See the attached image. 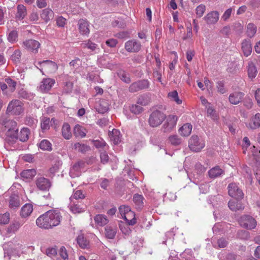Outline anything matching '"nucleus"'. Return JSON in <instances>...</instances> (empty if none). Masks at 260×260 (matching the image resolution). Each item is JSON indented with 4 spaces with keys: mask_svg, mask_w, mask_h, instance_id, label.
Wrapping results in <instances>:
<instances>
[{
    "mask_svg": "<svg viewBox=\"0 0 260 260\" xmlns=\"http://www.w3.org/2000/svg\"><path fill=\"white\" fill-rule=\"evenodd\" d=\"M244 95V93L241 91L231 93L229 96V102L232 105H238L242 101Z\"/></svg>",
    "mask_w": 260,
    "mask_h": 260,
    "instance_id": "13",
    "label": "nucleus"
},
{
    "mask_svg": "<svg viewBox=\"0 0 260 260\" xmlns=\"http://www.w3.org/2000/svg\"><path fill=\"white\" fill-rule=\"evenodd\" d=\"M55 83V80L53 79L47 78L43 79L39 87L42 92H48Z\"/></svg>",
    "mask_w": 260,
    "mask_h": 260,
    "instance_id": "12",
    "label": "nucleus"
},
{
    "mask_svg": "<svg viewBox=\"0 0 260 260\" xmlns=\"http://www.w3.org/2000/svg\"><path fill=\"white\" fill-rule=\"evenodd\" d=\"M109 136L110 140L115 145L118 144L121 141V136L118 129H113L111 132L109 131Z\"/></svg>",
    "mask_w": 260,
    "mask_h": 260,
    "instance_id": "17",
    "label": "nucleus"
},
{
    "mask_svg": "<svg viewBox=\"0 0 260 260\" xmlns=\"http://www.w3.org/2000/svg\"><path fill=\"white\" fill-rule=\"evenodd\" d=\"M169 142L174 146H177L181 144V139L177 135H171L169 137Z\"/></svg>",
    "mask_w": 260,
    "mask_h": 260,
    "instance_id": "49",
    "label": "nucleus"
},
{
    "mask_svg": "<svg viewBox=\"0 0 260 260\" xmlns=\"http://www.w3.org/2000/svg\"><path fill=\"white\" fill-rule=\"evenodd\" d=\"M106 151L107 150H105L100 152L101 162L103 164H107L109 161V156Z\"/></svg>",
    "mask_w": 260,
    "mask_h": 260,
    "instance_id": "60",
    "label": "nucleus"
},
{
    "mask_svg": "<svg viewBox=\"0 0 260 260\" xmlns=\"http://www.w3.org/2000/svg\"><path fill=\"white\" fill-rule=\"evenodd\" d=\"M228 206L233 211L243 210L244 208V206L241 202L234 200H230L228 203Z\"/></svg>",
    "mask_w": 260,
    "mask_h": 260,
    "instance_id": "20",
    "label": "nucleus"
},
{
    "mask_svg": "<svg viewBox=\"0 0 260 260\" xmlns=\"http://www.w3.org/2000/svg\"><path fill=\"white\" fill-rule=\"evenodd\" d=\"M29 134V129L24 127L21 129L18 138L21 142H26L28 140Z\"/></svg>",
    "mask_w": 260,
    "mask_h": 260,
    "instance_id": "40",
    "label": "nucleus"
},
{
    "mask_svg": "<svg viewBox=\"0 0 260 260\" xmlns=\"http://www.w3.org/2000/svg\"><path fill=\"white\" fill-rule=\"evenodd\" d=\"M71 174H74L76 176H80L81 175V163L78 162L75 164L71 170Z\"/></svg>",
    "mask_w": 260,
    "mask_h": 260,
    "instance_id": "47",
    "label": "nucleus"
},
{
    "mask_svg": "<svg viewBox=\"0 0 260 260\" xmlns=\"http://www.w3.org/2000/svg\"><path fill=\"white\" fill-rule=\"evenodd\" d=\"M188 146L191 151L199 152L204 147L205 143L198 136L192 135L189 140Z\"/></svg>",
    "mask_w": 260,
    "mask_h": 260,
    "instance_id": "4",
    "label": "nucleus"
},
{
    "mask_svg": "<svg viewBox=\"0 0 260 260\" xmlns=\"http://www.w3.org/2000/svg\"><path fill=\"white\" fill-rule=\"evenodd\" d=\"M38 147L43 151H50L52 150V144L46 139L42 140L38 144Z\"/></svg>",
    "mask_w": 260,
    "mask_h": 260,
    "instance_id": "33",
    "label": "nucleus"
},
{
    "mask_svg": "<svg viewBox=\"0 0 260 260\" xmlns=\"http://www.w3.org/2000/svg\"><path fill=\"white\" fill-rule=\"evenodd\" d=\"M20 175L24 180L29 181L36 175V171L33 169L25 170L23 171Z\"/></svg>",
    "mask_w": 260,
    "mask_h": 260,
    "instance_id": "23",
    "label": "nucleus"
},
{
    "mask_svg": "<svg viewBox=\"0 0 260 260\" xmlns=\"http://www.w3.org/2000/svg\"><path fill=\"white\" fill-rule=\"evenodd\" d=\"M116 232L117 228L115 226H107L105 228V235L109 239H114Z\"/></svg>",
    "mask_w": 260,
    "mask_h": 260,
    "instance_id": "34",
    "label": "nucleus"
},
{
    "mask_svg": "<svg viewBox=\"0 0 260 260\" xmlns=\"http://www.w3.org/2000/svg\"><path fill=\"white\" fill-rule=\"evenodd\" d=\"M41 18L46 22H48L53 17V12L50 9H45L41 14Z\"/></svg>",
    "mask_w": 260,
    "mask_h": 260,
    "instance_id": "32",
    "label": "nucleus"
},
{
    "mask_svg": "<svg viewBox=\"0 0 260 260\" xmlns=\"http://www.w3.org/2000/svg\"><path fill=\"white\" fill-rule=\"evenodd\" d=\"M239 222L241 226L248 230L254 229L256 225V221L255 219L249 215L242 216Z\"/></svg>",
    "mask_w": 260,
    "mask_h": 260,
    "instance_id": "7",
    "label": "nucleus"
},
{
    "mask_svg": "<svg viewBox=\"0 0 260 260\" xmlns=\"http://www.w3.org/2000/svg\"><path fill=\"white\" fill-rule=\"evenodd\" d=\"M118 77L120 79L126 83H129L131 82V79L129 75L124 71L120 70L117 73Z\"/></svg>",
    "mask_w": 260,
    "mask_h": 260,
    "instance_id": "45",
    "label": "nucleus"
},
{
    "mask_svg": "<svg viewBox=\"0 0 260 260\" xmlns=\"http://www.w3.org/2000/svg\"><path fill=\"white\" fill-rule=\"evenodd\" d=\"M5 80L7 84L8 85V87L10 89L11 91H14L16 88L17 84L16 82L10 78H7Z\"/></svg>",
    "mask_w": 260,
    "mask_h": 260,
    "instance_id": "54",
    "label": "nucleus"
},
{
    "mask_svg": "<svg viewBox=\"0 0 260 260\" xmlns=\"http://www.w3.org/2000/svg\"><path fill=\"white\" fill-rule=\"evenodd\" d=\"M21 56V52L19 50H15L11 55V58L14 62L18 63L20 62Z\"/></svg>",
    "mask_w": 260,
    "mask_h": 260,
    "instance_id": "52",
    "label": "nucleus"
},
{
    "mask_svg": "<svg viewBox=\"0 0 260 260\" xmlns=\"http://www.w3.org/2000/svg\"><path fill=\"white\" fill-rule=\"evenodd\" d=\"M177 117L170 115L166 117V121L163 124L161 129L164 133H170L176 125Z\"/></svg>",
    "mask_w": 260,
    "mask_h": 260,
    "instance_id": "6",
    "label": "nucleus"
},
{
    "mask_svg": "<svg viewBox=\"0 0 260 260\" xmlns=\"http://www.w3.org/2000/svg\"><path fill=\"white\" fill-rule=\"evenodd\" d=\"M18 128L7 131V136L12 139H17L18 138Z\"/></svg>",
    "mask_w": 260,
    "mask_h": 260,
    "instance_id": "56",
    "label": "nucleus"
},
{
    "mask_svg": "<svg viewBox=\"0 0 260 260\" xmlns=\"http://www.w3.org/2000/svg\"><path fill=\"white\" fill-rule=\"evenodd\" d=\"M84 45L83 47L84 48H88L89 49H90L91 51H94L96 48L97 45L90 42V41H88V42L84 41V43H82V46Z\"/></svg>",
    "mask_w": 260,
    "mask_h": 260,
    "instance_id": "61",
    "label": "nucleus"
},
{
    "mask_svg": "<svg viewBox=\"0 0 260 260\" xmlns=\"http://www.w3.org/2000/svg\"><path fill=\"white\" fill-rule=\"evenodd\" d=\"M94 219L96 223L100 226H104L108 222V219L106 216L101 214L96 215L94 217Z\"/></svg>",
    "mask_w": 260,
    "mask_h": 260,
    "instance_id": "41",
    "label": "nucleus"
},
{
    "mask_svg": "<svg viewBox=\"0 0 260 260\" xmlns=\"http://www.w3.org/2000/svg\"><path fill=\"white\" fill-rule=\"evenodd\" d=\"M32 210V205L29 204H26L21 208L20 215L23 217H27L30 215Z\"/></svg>",
    "mask_w": 260,
    "mask_h": 260,
    "instance_id": "31",
    "label": "nucleus"
},
{
    "mask_svg": "<svg viewBox=\"0 0 260 260\" xmlns=\"http://www.w3.org/2000/svg\"><path fill=\"white\" fill-rule=\"evenodd\" d=\"M166 118V115L159 110L153 111L149 116L148 123L152 127H156L161 124Z\"/></svg>",
    "mask_w": 260,
    "mask_h": 260,
    "instance_id": "2",
    "label": "nucleus"
},
{
    "mask_svg": "<svg viewBox=\"0 0 260 260\" xmlns=\"http://www.w3.org/2000/svg\"><path fill=\"white\" fill-rule=\"evenodd\" d=\"M228 193L231 197L237 200L243 199L244 193L241 188L235 183H231L228 185Z\"/></svg>",
    "mask_w": 260,
    "mask_h": 260,
    "instance_id": "5",
    "label": "nucleus"
},
{
    "mask_svg": "<svg viewBox=\"0 0 260 260\" xmlns=\"http://www.w3.org/2000/svg\"><path fill=\"white\" fill-rule=\"evenodd\" d=\"M10 221V214L6 212L3 214H0V223L6 224L8 223Z\"/></svg>",
    "mask_w": 260,
    "mask_h": 260,
    "instance_id": "55",
    "label": "nucleus"
},
{
    "mask_svg": "<svg viewBox=\"0 0 260 260\" xmlns=\"http://www.w3.org/2000/svg\"><path fill=\"white\" fill-rule=\"evenodd\" d=\"M54 121V119L52 118L51 120L47 117H43L41 119V127L43 133L50 128V126L52 125L51 121Z\"/></svg>",
    "mask_w": 260,
    "mask_h": 260,
    "instance_id": "22",
    "label": "nucleus"
},
{
    "mask_svg": "<svg viewBox=\"0 0 260 260\" xmlns=\"http://www.w3.org/2000/svg\"><path fill=\"white\" fill-rule=\"evenodd\" d=\"M23 45L28 51L34 53L38 52V49L40 46V43L35 40H28L23 42Z\"/></svg>",
    "mask_w": 260,
    "mask_h": 260,
    "instance_id": "14",
    "label": "nucleus"
},
{
    "mask_svg": "<svg viewBox=\"0 0 260 260\" xmlns=\"http://www.w3.org/2000/svg\"><path fill=\"white\" fill-rule=\"evenodd\" d=\"M95 109L100 113H105L108 111L109 104L106 100H100L95 105Z\"/></svg>",
    "mask_w": 260,
    "mask_h": 260,
    "instance_id": "16",
    "label": "nucleus"
},
{
    "mask_svg": "<svg viewBox=\"0 0 260 260\" xmlns=\"http://www.w3.org/2000/svg\"><path fill=\"white\" fill-rule=\"evenodd\" d=\"M219 17V13L216 11H212L208 13L204 17L206 23L208 24H213L216 23Z\"/></svg>",
    "mask_w": 260,
    "mask_h": 260,
    "instance_id": "15",
    "label": "nucleus"
},
{
    "mask_svg": "<svg viewBox=\"0 0 260 260\" xmlns=\"http://www.w3.org/2000/svg\"><path fill=\"white\" fill-rule=\"evenodd\" d=\"M62 216L56 210H50L40 215L36 220L37 225L44 229H52L60 223Z\"/></svg>",
    "mask_w": 260,
    "mask_h": 260,
    "instance_id": "1",
    "label": "nucleus"
},
{
    "mask_svg": "<svg viewBox=\"0 0 260 260\" xmlns=\"http://www.w3.org/2000/svg\"><path fill=\"white\" fill-rule=\"evenodd\" d=\"M80 202H70L69 208L70 211L74 214H79L81 212Z\"/></svg>",
    "mask_w": 260,
    "mask_h": 260,
    "instance_id": "39",
    "label": "nucleus"
},
{
    "mask_svg": "<svg viewBox=\"0 0 260 260\" xmlns=\"http://www.w3.org/2000/svg\"><path fill=\"white\" fill-rule=\"evenodd\" d=\"M36 184L38 189L43 191L48 190L51 185L49 180L43 177L37 179Z\"/></svg>",
    "mask_w": 260,
    "mask_h": 260,
    "instance_id": "11",
    "label": "nucleus"
},
{
    "mask_svg": "<svg viewBox=\"0 0 260 260\" xmlns=\"http://www.w3.org/2000/svg\"><path fill=\"white\" fill-rule=\"evenodd\" d=\"M124 48L128 52H138L141 49V44L137 40L132 39L125 42Z\"/></svg>",
    "mask_w": 260,
    "mask_h": 260,
    "instance_id": "9",
    "label": "nucleus"
},
{
    "mask_svg": "<svg viewBox=\"0 0 260 260\" xmlns=\"http://www.w3.org/2000/svg\"><path fill=\"white\" fill-rule=\"evenodd\" d=\"M45 69L50 71H55L57 69V66L55 62L50 60H43L39 62Z\"/></svg>",
    "mask_w": 260,
    "mask_h": 260,
    "instance_id": "18",
    "label": "nucleus"
},
{
    "mask_svg": "<svg viewBox=\"0 0 260 260\" xmlns=\"http://www.w3.org/2000/svg\"><path fill=\"white\" fill-rule=\"evenodd\" d=\"M2 124L8 131L18 128L17 122L12 119H5L3 120Z\"/></svg>",
    "mask_w": 260,
    "mask_h": 260,
    "instance_id": "29",
    "label": "nucleus"
},
{
    "mask_svg": "<svg viewBox=\"0 0 260 260\" xmlns=\"http://www.w3.org/2000/svg\"><path fill=\"white\" fill-rule=\"evenodd\" d=\"M81 199V190L74 191L73 195L70 198V202H80L79 200Z\"/></svg>",
    "mask_w": 260,
    "mask_h": 260,
    "instance_id": "48",
    "label": "nucleus"
},
{
    "mask_svg": "<svg viewBox=\"0 0 260 260\" xmlns=\"http://www.w3.org/2000/svg\"><path fill=\"white\" fill-rule=\"evenodd\" d=\"M192 125L189 123L184 124L179 129L180 134L183 137L188 136L192 130Z\"/></svg>",
    "mask_w": 260,
    "mask_h": 260,
    "instance_id": "25",
    "label": "nucleus"
},
{
    "mask_svg": "<svg viewBox=\"0 0 260 260\" xmlns=\"http://www.w3.org/2000/svg\"><path fill=\"white\" fill-rule=\"evenodd\" d=\"M119 211L123 218L124 216V215L127 214V213L129 212L132 210L129 206L122 205L119 207Z\"/></svg>",
    "mask_w": 260,
    "mask_h": 260,
    "instance_id": "58",
    "label": "nucleus"
},
{
    "mask_svg": "<svg viewBox=\"0 0 260 260\" xmlns=\"http://www.w3.org/2000/svg\"><path fill=\"white\" fill-rule=\"evenodd\" d=\"M22 223L19 221H15L12 224H11L8 228L7 232L9 233H15L22 226Z\"/></svg>",
    "mask_w": 260,
    "mask_h": 260,
    "instance_id": "44",
    "label": "nucleus"
},
{
    "mask_svg": "<svg viewBox=\"0 0 260 260\" xmlns=\"http://www.w3.org/2000/svg\"><path fill=\"white\" fill-rule=\"evenodd\" d=\"M168 96L169 99L175 102L176 104L179 105L182 103V100L179 99L178 92L176 90L169 92Z\"/></svg>",
    "mask_w": 260,
    "mask_h": 260,
    "instance_id": "46",
    "label": "nucleus"
},
{
    "mask_svg": "<svg viewBox=\"0 0 260 260\" xmlns=\"http://www.w3.org/2000/svg\"><path fill=\"white\" fill-rule=\"evenodd\" d=\"M257 27L255 25L252 23H249L247 25L246 35L250 38H252L256 32Z\"/></svg>",
    "mask_w": 260,
    "mask_h": 260,
    "instance_id": "36",
    "label": "nucleus"
},
{
    "mask_svg": "<svg viewBox=\"0 0 260 260\" xmlns=\"http://www.w3.org/2000/svg\"><path fill=\"white\" fill-rule=\"evenodd\" d=\"M206 10V7L204 5L201 4L198 6L196 9V14L199 17H201L204 14Z\"/></svg>",
    "mask_w": 260,
    "mask_h": 260,
    "instance_id": "59",
    "label": "nucleus"
},
{
    "mask_svg": "<svg viewBox=\"0 0 260 260\" xmlns=\"http://www.w3.org/2000/svg\"><path fill=\"white\" fill-rule=\"evenodd\" d=\"M59 254L61 258L65 260L68 259V254L66 248L64 246H61L60 248Z\"/></svg>",
    "mask_w": 260,
    "mask_h": 260,
    "instance_id": "62",
    "label": "nucleus"
},
{
    "mask_svg": "<svg viewBox=\"0 0 260 260\" xmlns=\"http://www.w3.org/2000/svg\"><path fill=\"white\" fill-rule=\"evenodd\" d=\"M123 218L126 221V223L130 225H134L137 222L136 218L135 217V214L132 211L127 213V214L124 215Z\"/></svg>",
    "mask_w": 260,
    "mask_h": 260,
    "instance_id": "26",
    "label": "nucleus"
},
{
    "mask_svg": "<svg viewBox=\"0 0 260 260\" xmlns=\"http://www.w3.org/2000/svg\"><path fill=\"white\" fill-rule=\"evenodd\" d=\"M46 254L50 256H54L57 254V250L55 248L49 247L46 250Z\"/></svg>",
    "mask_w": 260,
    "mask_h": 260,
    "instance_id": "63",
    "label": "nucleus"
},
{
    "mask_svg": "<svg viewBox=\"0 0 260 260\" xmlns=\"http://www.w3.org/2000/svg\"><path fill=\"white\" fill-rule=\"evenodd\" d=\"M62 135L63 138L66 139H70L72 137V133L71 132V127L69 124L64 123L62 127Z\"/></svg>",
    "mask_w": 260,
    "mask_h": 260,
    "instance_id": "37",
    "label": "nucleus"
},
{
    "mask_svg": "<svg viewBox=\"0 0 260 260\" xmlns=\"http://www.w3.org/2000/svg\"><path fill=\"white\" fill-rule=\"evenodd\" d=\"M20 205L19 197L16 194H13L10 197L9 207L13 209L18 208Z\"/></svg>",
    "mask_w": 260,
    "mask_h": 260,
    "instance_id": "30",
    "label": "nucleus"
},
{
    "mask_svg": "<svg viewBox=\"0 0 260 260\" xmlns=\"http://www.w3.org/2000/svg\"><path fill=\"white\" fill-rule=\"evenodd\" d=\"M247 73L249 78L253 79L256 76L257 70L255 65L252 62L248 63Z\"/></svg>",
    "mask_w": 260,
    "mask_h": 260,
    "instance_id": "38",
    "label": "nucleus"
},
{
    "mask_svg": "<svg viewBox=\"0 0 260 260\" xmlns=\"http://www.w3.org/2000/svg\"><path fill=\"white\" fill-rule=\"evenodd\" d=\"M242 49L245 56L250 55L252 51L250 42L247 40H243L242 43Z\"/></svg>",
    "mask_w": 260,
    "mask_h": 260,
    "instance_id": "27",
    "label": "nucleus"
},
{
    "mask_svg": "<svg viewBox=\"0 0 260 260\" xmlns=\"http://www.w3.org/2000/svg\"><path fill=\"white\" fill-rule=\"evenodd\" d=\"M150 102L151 98L148 94H143L140 95L137 100V104L143 106L148 105Z\"/></svg>",
    "mask_w": 260,
    "mask_h": 260,
    "instance_id": "28",
    "label": "nucleus"
},
{
    "mask_svg": "<svg viewBox=\"0 0 260 260\" xmlns=\"http://www.w3.org/2000/svg\"><path fill=\"white\" fill-rule=\"evenodd\" d=\"M130 111L135 114H139L144 111L143 107L138 105H132L129 108Z\"/></svg>",
    "mask_w": 260,
    "mask_h": 260,
    "instance_id": "50",
    "label": "nucleus"
},
{
    "mask_svg": "<svg viewBox=\"0 0 260 260\" xmlns=\"http://www.w3.org/2000/svg\"><path fill=\"white\" fill-rule=\"evenodd\" d=\"M91 142L94 146L97 149H99L100 152L107 150L108 149V146L107 145L105 141L102 139H101L100 140H92Z\"/></svg>",
    "mask_w": 260,
    "mask_h": 260,
    "instance_id": "21",
    "label": "nucleus"
},
{
    "mask_svg": "<svg viewBox=\"0 0 260 260\" xmlns=\"http://www.w3.org/2000/svg\"><path fill=\"white\" fill-rule=\"evenodd\" d=\"M27 14L26 7L23 5H18L17 7V13L15 15L16 19L22 20Z\"/></svg>",
    "mask_w": 260,
    "mask_h": 260,
    "instance_id": "19",
    "label": "nucleus"
},
{
    "mask_svg": "<svg viewBox=\"0 0 260 260\" xmlns=\"http://www.w3.org/2000/svg\"><path fill=\"white\" fill-rule=\"evenodd\" d=\"M144 198L143 196L139 194H134L133 197V201L136 208L138 210L142 209L144 207Z\"/></svg>",
    "mask_w": 260,
    "mask_h": 260,
    "instance_id": "24",
    "label": "nucleus"
},
{
    "mask_svg": "<svg viewBox=\"0 0 260 260\" xmlns=\"http://www.w3.org/2000/svg\"><path fill=\"white\" fill-rule=\"evenodd\" d=\"M207 116H210L214 121H218L219 116L216 110L212 107H209L207 109Z\"/></svg>",
    "mask_w": 260,
    "mask_h": 260,
    "instance_id": "43",
    "label": "nucleus"
},
{
    "mask_svg": "<svg viewBox=\"0 0 260 260\" xmlns=\"http://www.w3.org/2000/svg\"><path fill=\"white\" fill-rule=\"evenodd\" d=\"M82 35L85 34L86 35L87 34H89V29L88 28L89 25L88 23L85 21L83 20L82 19Z\"/></svg>",
    "mask_w": 260,
    "mask_h": 260,
    "instance_id": "64",
    "label": "nucleus"
},
{
    "mask_svg": "<svg viewBox=\"0 0 260 260\" xmlns=\"http://www.w3.org/2000/svg\"><path fill=\"white\" fill-rule=\"evenodd\" d=\"M23 112V104L18 100H13L9 103L7 112L15 115H19Z\"/></svg>",
    "mask_w": 260,
    "mask_h": 260,
    "instance_id": "3",
    "label": "nucleus"
},
{
    "mask_svg": "<svg viewBox=\"0 0 260 260\" xmlns=\"http://www.w3.org/2000/svg\"><path fill=\"white\" fill-rule=\"evenodd\" d=\"M149 82L147 80H141L133 83L129 87L131 92H137L141 90L146 89L149 87Z\"/></svg>",
    "mask_w": 260,
    "mask_h": 260,
    "instance_id": "8",
    "label": "nucleus"
},
{
    "mask_svg": "<svg viewBox=\"0 0 260 260\" xmlns=\"http://www.w3.org/2000/svg\"><path fill=\"white\" fill-rule=\"evenodd\" d=\"M216 87L218 92L221 94H224L228 91L227 89L224 87V84L222 81H218L216 83Z\"/></svg>",
    "mask_w": 260,
    "mask_h": 260,
    "instance_id": "53",
    "label": "nucleus"
},
{
    "mask_svg": "<svg viewBox=\"0 0 260 260\" xmlns=\"http://www.w3.org/2000/svg\"><path fill=\"white\" fill-rule=\"evenodd\" d=\"M223 171L218 166L215 167L210 169L208 172L209 176L210 178H214L220 176Z\"/></svg>",
    "mask_w": 260,
    "mask_h": 260,
    "instance_id": "35",
    "label": "nucleus"
},
{
    "mask_svg": "<svg viewBox=\"0 0 260 260\" xmlns=\"http://www.w3.org/2000/svg\"><path fill=\"white\" fill-rule=\"evenodd\" d=\"M8 40L10 42L14 43L18 40V32L17 30H13L11 31L8 36Z\"/></svg>",
    "mask_w": 260,
    "mask_h": 260,
    "instance_id": "51",
    "label": "nucleus"
},
{
    "mask_svg": "<svg viewBox=\"0 0 260 260\" xmlns=\"http://www.w3.org/2000/svg\"><path fill=\"white\" fill-rule=\"evenodd\" d=\"M247 128L255 130L260 127V113H257L251 116L248 121L246 123Z\"/></svg>",
    "mask_w": 260,
    "mask_h": 260,
    "instance_id": "10",
    "label": "nucleus"
},
{
    "mask_svg": "<svg viewBox=\"0 0 260 260\" xmlns=\"http://www.w3.org/2000/svg\"><path fill=\"white\" fill-rule=\"evenodd\" d=\"M19 97L23 99L31 100V95L23 89L19 90Z\"/></svg>",
    "mask_w": 260,
    "mask_h": 260,
    "instance_id": "57",
    "label": "nucleus"
},
{
    "mask_svg": "<svg viewBox=\"0 0 260 260\" xmlns=\"http://www.w3.org/2000/svg\"><path fill=\"white\" fill-rule=\"evenodd\" d=\"M38 120L30 115H27L25 119V123L26 125L30 126L32 128H35L37 126Z\"/></svg>",
    "mask_w": 260,
    "mask_h": 260,
    "instance_id": "42",
    "label": "nucleus"
}]
</instances>
